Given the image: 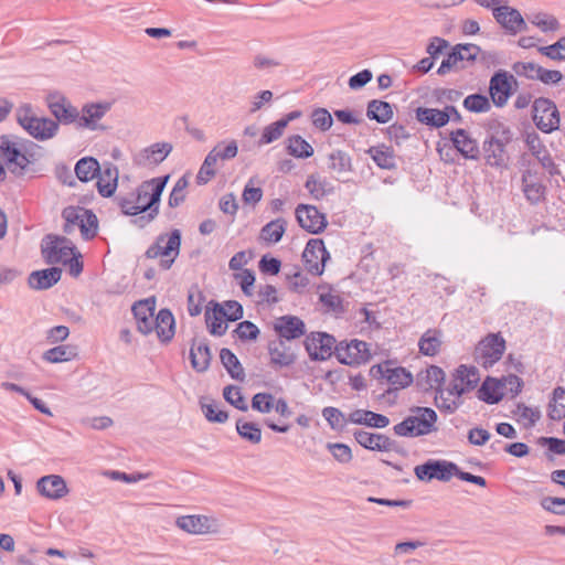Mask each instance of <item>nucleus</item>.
I'll use <instances>...</instances> for the list:
<instances>
[{
	"label": "nucleus",
	"mask_w": 565,
	"mask_h": 565,
	"mask_svg": "<svg viewBox=\"0 0 565 565\" xmlns=\"http://www.w3.org/2000/svg\"><path fill=\"white\" fill-rule=\"evenodd\" d=\"M0 157L12 174L22 177L30 166L43 157V152L42 147L29 139L2 135L0 136Z\"/></svg>",
	"instance_id": "obj_1"
},
{
	"label": "nucleus",
	"mask_w": 565,
	"mask_h": 565,
	"mask_svg": "<svg viewBox=\"0 0 565 565\" xmlns=\"http://www.w3.org/2000/svg\"><path fill=\"white\" fill-rule=\"evenodd\" d=\"M413 415L393 427L395 435L401 437H419L436 430L437 413L429 407H415Z\"/></svg>",
	"instance_id": "obj_2"
},
{
	"label": "nucleus",
	"mask_w": 565,
	"mask_h": 565,
	"mask_svg": "<svg viewBox=\"0 0 565 565\" xmlns=\"http://www.w3.org/2000/svg\"><path fill=\"white\" fill-rule=\"evenodd\" d=\"M181 232L173 230L169 234H161L156 242L146 250L147 258L161 257L159 266L163 270H168L173 265L180 253Z\"/></svg>",
	"instance_id": "obj_3"
},
{
	"label": "nucleus",
	"mask_w": 565,
	"mask_h": 565,
	"mask_svg": "<svg viewBox=\"0 0 565 565\" xmlns=\"http://www.w3.org/2000/svg\"><path fill=\"white\" fill-rule=\"evenodd\" d=\"M62 216L65 220L63 231L66 234H72L76 228H79L85 239L96 236L98 221L90 210L81 206H67L63 210Z\"/></svg>",
	"instance_id": "obj_4"
},
{
	"label": "nucleus",
	"mask_w": 565,
	"mask_h": 565,
	"mask_svg": "<svg viewBox=\"0 0 565 565\" xmlns=\"http://www.w3.org/2000/svg\"><path fill=\"white\" fill-rule=\"evenodd\" d=\"M18 122L33 138L46 140L53 138L58 130V122L44 117L34 116L30 105H23L17 110Z\"/></svg>",
	"instance_id": "obj_5"
},
{
	"label": "nucleus",
	"mask_w": 565,
	"mask_h": 565,
	"mask_svg": "<svg viewBox=\"0 0 565 565\" xmlns=\"http://www.w3.org/2000/svg\"><path fill=\"white\" fill-rule=\"evenodd\" d=\"M511 141V132L503 128L486 138L482 145L486 163L490 167L507 168L509 156L505 146Z\"/></svg>",
	"instance_id": "obj_6"
},
{
	"label": "nucleus",
	"mask_w": 565,
	"mask_h": 565,
	"mask_svg": "<svg viewBox=\"0 0 565 565\" xmlns=\"http://www.w3.org/2000/svg\"><path fill=\"white\" fill-rule=\"evenodd\" d=\"M42 255L47 264H64L75 258V246L70 239L49 234L41 243Z\"/></svg>",
	"instance_id": "obj_7"
},
{
	"label": "nucleus",
	"mask_w": 565,
	"mask_h": 565,
	"mask_svg": "<svg viewBox=\"0 0 565 565\" xmlns=\"http://www.w3.org/2000/svg\"><path fill=\"white\" fill-rule=\"evenodd\" d=\"M481 53L480 46L472 43L456 44L443 60L437 73L445 75L452 70H462L471 65Z\"/></svg>",
	"instance_id": "obj_8"
},
{
	"label": "nucleus",
	"mask_w": 565,
	"mask_h": 565,
	"mask_svg": "<svg viewBox=\"0 0 565 565\" xmlns=\"http://www.w3.org/2000/svg\"><path fill=\"white\" fill-rule=\"evenodd\" d=\"M169 175L153 178L143 181L134 192L132 200L136 201L139 212L145 213L147 209L158 207L161 194L167 185Z\"/></svg>",
	"instance_id": "obj_9"
},
{
	"label": "nucleus",
	"mask_w": 565,
	"mask_h": 565,
	"mask_svg": "<svg viewBox=\"0 0 565 565\" xmlns=\"http://www.w3.org/2000/svg\"><path fill=\"white\" fill-rule=\"evenodd\" d=\"M505 351V340L501 333H490L477 344L475 360L483 367L493 366Z\"/></svg>",
	"instance_id": "obj_10"
},
{
	"label": "nucleus",
	"mask_w": 565,
	"mask_h": 565,
	"mask_svg": "<svg viewBox=\"0 0 565 565\" xmlns=\"http://www.w3.org/2000/svg\"><path fill=\"white\" fill-rule=\"evenodd\" d=\"M533 121L536 127L550 134L559 127V111L555 103L548 98L540 97L533 103Z\"/></svg>",
	"instance_id": "obj_11"
},
{
	"label": "nucleus",
	"mask_w": 565,
	"mask_h": 565,
	"mask_svg": "<svg viewBox=\"0 0 565 565\" xmlns=\"http://www.w3.org/2000/svg\"><path fill=\"white\" fill-rule=\"evenodd\" d=\"M334 354L338 361L345 365H360L371 358L367 343L358 339L350 342L341 341L335 345Z\"/></svg>",
	"instance_id": "obj_12"
},
{
	"label": "nucleus",
	"mask_w": 565,
	"mask_h": 565,
	"mask_svg": "<svg viewBox=\"0 0 565 565\" xmlns=\"http://www.w3.org/2000/svg\"><path fill=\"white\" fill-rule=\"evenodd\" d=\"M415 476L422 481H431L437 479L439 481H449L452 476H456L457 465L447 460L429 459L423 465H418L414 469Z\"/></svg>",
	"instance_id": "obj_13"
},
{
	"label": "nucleus",
	"mask_w": 565,
	"mask_h": 565,
	"mask_svg": "<svg viewBox=\"0 0 565 565\" xmlns=\"http://www.w3.org/2000/svg\"><path fill=\"white\" fill-rule=\"evenodd\" d=\"M175 525L192 535L215 534L220 530L216 518L204 514H189L178 516Z\"/></svg>",
	"instance_id": "obj_14"
},
{
	"label": "nucleus",
	"mask_w": 565,
	"mask_h": 565,
	"mask_svg": "<svg viewBox=\"0 0 565 565\" xmlns=\"http://www.w3.org/2000/svg\"><path fill=\"white\" fill-rule=\"evenodd\" d=\"M329 258L330 254L321 238L308 241L302 253V260L308 273L315 276L322 275Z\"/></svg>",
	"instance_id": "obj_15"
},
{
	"label": "nucleus",
	"mask_w": 565,
	"mask_h": 565,
	"mask_svg": "<svg viewBox=\"0 0 565 565\" xmlns=\"http://www.w3.org/2000/svg\"><path fill=\"white\" fill-rule=\"evenodd\" d=\"M110 108L111 103L109 102L85 104L79 111L77 127L88 129L90 131L106 130V126L102 125L99 121L105 117Z\"/></svg>",
	"instance_id": "obj_16"
},
{
	"label": "nucleus",
	"mask_w": 565,
	"mask_h": 565,
	"mask_svg": "<svg viewBox=\"0 0 565 565\" xmlns=\"http://www.w3.org/2000/svg\"><path fill=\"white\" fill-rule=\"evenodd\" d=\"M295 215L299 226L311 234L323 232L328 225L326 214L321 213L315 205L299 204L296 207Z\"/></svg>",
	"instance_id": "obj_17"
},
{
	"label": "nucleus",
	"mask_w": 565,
	"mask_h": 565,
	"mask_svg": "<svg viewBox=\"0 0 565 565\" xmlns=\"http://www.w3.org/2000/svg\"><path fill=\"white\" fill-rule=\"evenodd\" d=\"M305 348L313 361H324L332 355L335 339L323 332H312L305 340Z\"/></svg>",
	"instance_id": "obj_18"
},
{
	"label": "nucleus",
	"mask_w": 565,
	"mask_h": 565,
	"mask_svg": "<svg viewBox=\"0 0 565 565\" xmlns=\"http://www.w3.org/2000/svg\"><path fill=\"white\" fill-rule=\"evenodd\" d=\"M46 102L52 115L58 122L64 125H77L79 111L64 95L58 92L50 93Z\"/></svg>",
	"instance_id": "obj_19"
},
{
	"label": "nucleus",
	"mask_w": 565,
	"mask_h": 565,
	"mask_svg": "<svg viewBox=\"0 0 565 565\" xmlns=\"http://www.w3.org/2000/svg\"><path fill=\"white\" fill-rule=\"evenodd\" d=\"M493 18L509 34L515 35L527 30V24L520 11L508 6L507 2L501 8L494 9Z\"/></svg>",
	"instance_id": "obj_20"
},
{
	"label": "nucleus",
	"mask_w": 565,
	"mask_h": 565,
	"mask_svg": "<svg viewBox=\"0 0 565 565\" xmlns=\"http://www.w3.org/2000/svg\"><path fill=\"white\" fill-rule=\"evenodd\" d=\"M514 77L505 71H498L490 79L489 93L497 107H503L512 94Z\"/></svg>",
	"instance_id": "obj_21"
},
{
	"label": "nucleus",
	"mask_w": 565,
	"mask_h": 565,
	"mask_svg": "<svg viewBox=\"0 0 565 565\" xmlns=\"http://www.w3.org/2000/svg\"><path fill=\"white\" fill-rule=\"evenodd\" d=\"M522 189L531 204H537L545 199L546 188L539 172L530 167L522 173Z\"/></svg>",
	"instance_id": "obj_22"
},
{
	"label": "nucleus",
	"mask_w": 565,
	"mask_h": 565,
	"mask_svg": "<svg viewBox=\"0 0 565 565\" xmlns=\"http://www.w3.org/2000/svg\"><path fill=\"white\" fill-rule=\"evenodd\" d=\"M356 443L365 449L373 451H391L395 449L396 443L383 434H374L358 429L353 434Z\"/></svg>",
	"instance_id": "obj_23"
},
{
	"label": "nucleus",
	"mask_w": 565,
	"mask_h": 565,
	"mask_svg": "<svg viewBox=\"0 0 565 565\" xmlns=\"http://www.w3.org/2000/svg\"><path fill=\"white\" fill-rule=\"evenodd\" d=\"M371 373L376 376L385 377L387 382L396 390L405 388L413 383V375L404 367H390L385 365H374L371 367Z\"/></svg>",
	"instance_id": "obj_24"
},
{
	"label": "nucleus",
	"mask_w": 565,
	"mask_h": 565,
	"mask_svg": "<svg viewBox=\"0 0 565 565\" xmlns=\"http://www.w3.org/2000/svg\"><path fill=\"white\" fill-rule=\"evenodd\" d=\"M274 327L279 339L284 341L298 339L306 333L305 322L296 316H282L278 318Z\"/></svg>",
	"instance_id": "obj_25"
},
{
	"label": "nucleus",
	"mask_w": 565,
	"mask_h": 565,
	"mask_svg": "<svg viewBox=\"0 0 565 565\" xmlns=\"http://www.w3.org/2000/svg\"><path fill=\"white\" fill-rule=\"evenodd\" d=\"M36 489L41 495L52 500H58L68 492L65 480L57 475L40 478L36 482Z\"/></svg>",
	"instance_id": "obj_26"
},
{
	"label": "nucleus",
	"mask_w": 565,
	"mask_h": 565,
	"mask_svg": "<svg viewBox=\"0 0 565 565\" xmlns=\"http://www.w3.org/2000/svg\"><path fill=\"white\" fill-rule=\"evenodd\" d=\"M172 151L169 142H156L141 150L135 158L139 166H156L161 163Z\"/></svg>",
	"instance_id": "obj_27"
},
{
	"label": "nucleus",
	"mask_w": 565,
	"mask_h": 565,
	"mask_svg": "<svg viewBox=\"0 0 565 565\" xmlns=\"http://www.w3.org/2000/svg\"><path fill=\"white\" fill-rule=\"evenodd\" d=\"M118 177L117 167L111 162H105L96 175L98 193L104 198H110L117 189Z\"/></svg>",
	"instance_id": "obj_28"
},
{
	"label": "nucleus",
	"mask_w": 565,
	"mask_h": 565,
	"mask_svg": "<svg viewBox=\"0 0 565 565\" xmlns=\"http://www.w3.org/2000/svg\"><path fill=\"white\" fill-rule=\"evenodd\" d=\"M268 353L271 364L278 367L290 366L296 361L294 350L282 339L270 341L268 344Z\"/></svg>",
	"instance_id": "obj_29"
},
{
	"label": "nucleus",
	"mask_w": 565,
	"mask_h": 565,
	"mask_svg": "<svg viewBox=\"0 0 565 565\" xmlns=\"http://www.w3.org/2000/svg\"><path fill=\"white\" fill-rule=\"evenodd\" d=\"M450 139L455 148L466 158L476 160L479 158L480 150L478 142L472 139L465 129H457L450 134Z\"/></svg>",
	"instance_id": "obj_30"
},
{
	"label": "nucleus",
	"mask_w": 565,
	"mask_h": 565,
	"mask_svg": "<svg viewBox=\"0 0 565 565\" xmlns=\"http://www.w3.org/2000/svg\"><path fill=\"white\" fill-rule=\"evenodd\" d=\"M62 276V270L57 267H51L42 270L32 271L28 278L29 287L35 290H44L54 286Z\"/></svg>",
	"instance_id": "obj_31"
},
{
	"label": "nucleus",
	"mask_w": 565,
	"mask_h": 565,
	"mask_svg": "<svg viewBox=\"0 0 565 565\" xmlns=\"http://www.w3.org/2000/svg\"><path fill=\"white\" fill-rule=\"evenodd\" d=\"M132 312L137 321L138 331L148 334L153 331L154 307L149 300H141L132 306Z\"/></svg>",
	"instance_id": "obj_32"
},
{
	"label": "nucleus",
	"mask_w": 565,
	"mask_h": 565,
	"mask_svg": "<svg viewBox=\"0 0 565 565\" xmlns=\"http://www.w3.org/2000/svg\"><path fill=\"white\" fill-rule=\"evenodd\" d=\"M348 422L372 428H385L390 425V418L387 416L367 409L353 411L349 414Z\"/></svg>",
	"instance_id": "obj_33"
},
{
	"label": "nucleus",
	"mask_w": 565,
	"mask_h": 565,
	"mask_svg": "<svg viewBox=\"0 0 565 565\" xmlns=\"http://www.w3.org/2000/svg\"><path fill=\"white\" fill-rule=\"evenodd\" d=\"M212 353L206 340L193 341L190 349V361L192 367L199 372H205L211 363Z\"/></svg>",
	"instance_id": "obj_34"
},
{
	"label": "nucleus",
	"mask_w": 565,
	"mask_h": 565,
	"mask_svg": "<svg viewBox=\"0 0 565 565\" xmlns=\"http://www.w3.org/2000/svg\"><path fill=\"white\" fill-rule=\"evenodd\" d=\"M445 381V372L441 367L437 365H430L425 371H422L417 374V385L423 391L429 390H441V385Z\"/></svg>",
	"instance_id": "obj_35"
},
{
	"label": "nucleus",
	"mask_w": 565,
	"mask_h": 565,
	"mask_svg": "<svg viewBox=\"0 0 565 565\" xmlns=\"http://www.w3.org/2000/svg\"><path fill=\"white\" fill-rule=\"evenodd\" d=\"M210 305H213V308L211 309L209 306H206V327L211 334L221 337L226 332L227 329V324L224 322L223 307L220 303L213 301H211Z\"/></svg>",
	"instance_id": "obj_36"
},
{
	"label": "nucleus",
	"mask_w": 565,
	"mask_h": 565,
	"mask_svg": "<svg viewBox=\"0 0 565 565\" xmlns=\"http://www.w3.org/2000/svg\"><path fill=\"white\" fill-rule=\"evenodd\" d=\"M153 330L162 342H169L174 335V318L170 310L161 309L153 320Z\"/></svg>",
	"instance_id": "obj_37"
},
{
	"label": "nucleus",
	"mask_w": 565,
	"mask_h": 565,
	"mask_svg": "<svg viewBox=\"0 0 565 565\" xmlns=\"http://www.w3.org/2000/svg\"><path fill=\"white\" fill-rule=\"evenodd\" d=\"M416 119L429 127L441 128L450 121V116L443 110L436 108L418 107L416 109Z\"/></svg>",
	"instance_id": "obj_38"
},
{
	"label": "nucleus",
	"mask_w": 565,
	"mask_h": 565,
	"mask_svg": "<svg viewBox=\"0 0 565 565\" xmlns=\"http://www.w3.org/2000/svg\"><path fill=\"white\" fill-rule=\"evenodd\" d=\"M305 188L315 200H321L334 192L333 184L328 179L321 178L318 174H310L307 178Z\"/></svg>",
	"instance_id": "obj_39"
},
{
	"label": "nucleus",
	"mask_w": 565,
	"mask_h": 565,
	"mask_svg": "<svg viewBox=\"0 0 565 565\" xmlns=\"http://www.w3.org/2000/svg\"><path fill=\"white\" fill-rule=\"evenodd\" d=\"M366 116L379 124H386L393 118V107L387 102L372 99L367 104Z\"/></svg>",
	"instance_id": "obj_40"
},
{
	"label": "nucleus",
	"mask_w": 565,
	"mask_h": 565,
	"mask_svg": "<svg viewBox=\"0 0 565 565\" xmlns=\"http://www.w3.org/2000/svg\"><path fill=\"white\" fill-rule=\"evenodd\" d=\"M366 152L381 169L392 170L396 167L394 151L385 145L371 147Z\"/></svg>",
	"instance_id": "obj_41"
},
{
	"label": "nucleus",
	"mask_w": 565,
	"mask_h": 565,
	"mask_svg": "<svg viewBox=\"0 0 565 565\" xmlns=\"http://www.w3.org/2000/svg\"><path fill=\"white\" fill-rule=\"evenodd\" d=\"M100 167L97 159L84 157L76 162L74 171L79 181L88 182L96 178Z\"/></svg>",
	"instance_id": "obj_42"
},
{
	"label": "nucleus",
	"mask_w": 565,
	"mask_h": 565,
	"mask_svg": "<svg viewBox=\"0 0 565 565\" xmlns=\"http://www.w3.org/2000/svg\"><path fill=\"white\" fill-rule=\"evenodd\" d=\"M503 397L501 381L488 377L478 390V398L488 404H497Z\"/></svg>",
	"instance_id": "obj_43"
},
{
	"label": "nucleus",
	"mask_w": 565,
	"mask_h": 565,
	"mask_svg": "<svg viewBox=\"0 0 565 565\" xmlns=\"http://www.w3.org/2000/svg\"><path fill=\"white\" fill-rule=\"evenodd\" d=\"M441 347V333L438 330H427L418 341L419 352L427 356L439 353Z\"/></svg>",
	"instance_id": "obj_44"
},
{
	"label": "nucleus",
	"mask_w": 565,
	"mask_h": 565,
	"mask_svg": "<svg viewBox=\"0 0 565 565\" xmlns=\"http://www.w3.org/2000/svg\"><path fill=\"white\" fill-rule=\"evenodd\" d=\"M220 359L232 379L237 381L245 379V372L239 360L230 349L223 348L220 352Z\"/></svg>",
	"instance_id": "obj_45"
},
{
	"label": "nucleus",
	"mask_w": 565,
	"mask_h": 565,
	"mask_svg": "<svg viewBox=\"0 0 565 565\" xmlns=\"http://www.w3.org/2000/svg\"><path fill=\"white\" fill-rule=\"evenodd\" d=\"M328 169L338 174L352 171V160L348 152L334 150L328 156Z\"/></svg>",
	"instance_id": "obj_46"
},
{
	"label": "nucleus",
	"mask_w": 565,
	"mask_h": 565,
	"mask_svg": "<svg viewBox=\"0 0 565 565\" xmlns=\"http://www.w3.org/2000/svg\"><path fill=\"white\" fill-rule=\"evenodd\" d=\"M287 222L284 218L270 221L260 231V238L269 244H276L285 234Z\"/></svg>",
	"instance_id": "obj_47"
},
{
	"label": "nucleus",
	"mask_w": 565,
	"mask_h": 565,
	"mask_svg": "<svg viewBox=\"0 0 565 565\" xmlns=\"http://www.w3.org/2000/svg\"><path fill=\"white\" fill-rule=\"evenodd\" d=\"M527 21L540 29L542 32H555L559 30L561 24L558 20L547 12H534L527 14Z\"/></svg>",
	"instance_id": "obj_48"
},
{
	"label": "nucleus",
	"mask_w": 565,
	"mask_h": 565,
	"mask_svg": "<svg viewBox=\"0 0 565 565\" xmlns=\"http://www.w3.org/2000/svg\"><path fill=\"white\" fill-rule=\"evenodd\" d=\"M454 375L459 383H462L467 393L475 390L480 381L479 372L475 366L460 365Z\"/></svg>",
	"instance_id": "obj_49"
},
{
	"label": "nucleus",
	"mask_w": 565,
	"mask_h": 565,
	"mask_svg": "<svg viewBox=\"0 0 565 565\" xmlns=\"http://www.w3.org/2000/svg\"><path fill=\"white\" fill-rule=\"evenodd\" d=\"M236 431L241 438L249 441L253 445H257L262 440V430L256 423L245 422L239 418L236 422Z\"/></svg>",
	"instance_id": "obj_50"
},
{
	"label": "nucleus",
	"mask_w": 565,
	"mask_h": 565,
	"mask_svg": "<svg viewBox=\"0 0 565 565\" xmlns=\"http://www.w3.org/2000/svg\"><path fill=\"white\" fill-rule=\"evenodd\" d=\"M548 417L552 420H561L565 417V388L557 386L553 391L552 403L548 405Z\"/></svg>",
	"instance_id": "obj_51"
},
{
	"label": "nucleus",
	"mask_w": 565,
	"mask_h": 565,
	"mask_svg": "<svg viewBox=\"0 0 565 565\" xmlns=\"http://www.w3.org/2000/svg\"><path fill=\"white\" fill-rule=\"evenodd\" d=\"M76 356V351L71 345H57L43 353V360L50 363L71 361Z\"/></svg>",
	"instance_id": "obj_52"
},
{
	"label": "nucleus",
	"mask_w": 565,
	"mask_h": 565,
	"mask_svg": "<svg viewBox=\"0 0 565 565\" xmlns=\"http://www.w3.org/2000/svg\"><path fill=\"white\" fill-rule=\"evenodd\" d=\"M288 151L297 158H309L313 154L312 146L299 135L289 137Z\"/></svg>",
	"instance_id": "obj_53"
},
{
	"label": "nucleus",
	"mask_w": 565,
	"mask_h": 565,
	"mask_svg": "<svg viewBox=\"0 0 565 565\" xmlns=\"http://www.w3.org/2000/svg\"><path fill=\"white\" fill-rule=\"evenodd\" d=\"M202 413L205 418L211 423H220L223 424L227 420L228 414L227 412L221 409L218 404L214 401H201L200 402Z\"/></svg>",
	"instance_id": "obj_54"
},
{
	"label": "nucleus",
	"mask_w": 565,
	"mask_h": 565,
	"mask_svg": "<svg viewBox=\"0 0 565 565\" xmlns=\"http://www.w3.org/2000/svg\"><path fill=\"white\" fill-rule=\"evenodd\" d=\"M205 297L198 285L190 287L188 291V311L191 317H196L202 312Z\"/></svg>",
	"instance_id": "obj_55"
},
{
	"label": "nucleus",
	"mask_w": 565,
	"mask_h": 565,
	"mask_svg": "<svg viewBox=\"0 0 565 565\" xmlns=\"http://www.w3.org/2000/svg\"><path fill=\"white\" fill-rule=\"evenodd\" d=\"M530 148L544 169H546L551 174L556 173V166L551 154L540 141L536 143L532 141L530 143Z\"/></svg>",
	"instance_id": "obj_56"
},
{
	"label": "nucleus",
	"mask_w": 565,
	"mask_h": 565,
	"mask_svg": "<svg viewBox=\"0 0 565 565\" xmlns=\"http://www.w3.org/2000/svg\"><path fill=\"white\" fill-rule=\"evenodd\" d=\"M463 107L471 113H486L490 110L489 98L481 94H472L465 98Z\"/></svg>",
	"instance_id": "obj_57"
},
{
	"label": "nucleus",
	"mask_w": 565,
	"mask_h": 565,
	"mask_svg": "<svg viewBox=\"0 0 565 565\" xmlns=\"http://www.w3.org/2000/svg\"><path fill=\"white\" fill-rule=\"evenodd\" d=\"M223 397L227 403L236 407L242 412H246L248 409V405L242 395L241 388L234 385H227L223 390Z\"/></svg>",
	"instance_id": "obj_58"
},
{
	"label": "nucleus",
	"mask_w": 565,
	"mask_h": 565,
	"mask_svg": "<svg viewBox=\"0 0 565 565\" xmlns=\"http://www.w3.org/2000/svg\"><path fill=\"white\" fill-rule=\"evenodd\" d=\"M285 128H286L285 120H277V121L266 126L264 128V131L259 139V145H267V143L276 141L277 139H279L282 136Z\"/></svg>",
	"instance_id": "obj_59"
},
{
	"label": "nucleus",
	"mask_w": 565,
	"mask_h": 565,
	"mask_svg": "<svg viewBox=\"0 0 565 565\" xmlns=\"http://www.w3.org/2000/svg\"><path fill=\"white\" fill-rule=\"evenodd\" d=\"M275 396L270 393H256L252 398V408L268 414L274 408Z\"/></svg>",
	"instance_id": "obj_60"
},
{
	"label": "nucleus",
	"mask_w": 565,
	"mask_h": 565,
	"mask_svg": "<svg viewBox=\"0 0 565 565\" xmlns=\"http://www.w3.org/2000/svg\"><path fill=\"white\" fill-rule=\"evenodd\" d=\"M322 416L333 429H342L345 424L349 423L344 414L335 407H324L322 409Z\"/></svg>",
	"instance_id": "obj_61"
},
{
	"label": "nucleus",
	"mask_w": 565,
	"mask_h": 565,
	"mask_svg": "<svg viewBox=\"0 0 565 565\" xmlns=\"http://www.w3.org/2000/svg\"><path fill=\"white\" fill-rule=\"evenodd\" d=\"M512 70L519 76L537 79L541 66L532 62H516L513 64Z\"/></svg>",
	"instance_id": "obj_62"
},
{
	"label": "nucleus",
	"mask_w": 565,
	"mask_h": 565,
	"mask_svg": "<svg viewBox=\"0 0 565 565\" xmlns=\"http://www.w3.org/2000/svg\"><path fill=\"white\" fill-rule=\"evenodd\" d=\"M312 124L321 131H327L331 128L333 119L331 114L326 108H317L311 114Z\"/></svg>",
	"instance_id": "obj_63"
},
{
	"label": "nucleus",
	"mask_w": 565,
	"mask_h": 565,
	"mask_svg": "<svg viewBox=\"0 0 565 565\" xmlns=\"http://www.w3.org/2000/svg\"><path fill=\"white\" fill-rule=\"evenodd\" d=\"M327 448L330 450L333 458L341 463H348L352 460L351 448L345 444L329 443Z\"/></svg>",
	"instance_id": "obj_64"
}]
</instances>
